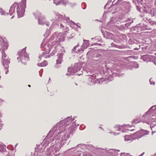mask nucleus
<instances>
[{
  "label": "nucleus",
  "mask_w": 156,
  "mask_h": 156,
  "mask_svg": "<svg viewBox=\"0 0 156 156\" xmlns=\"http://www.w3.org/2000/svg\"><path fill=\"white\" fill-rule=\"evenodd\" d=\"M27 0H21V4L23 5V7L21 8V9L19 8L18 4L17 3H14L10 7L9 10L10 13H12L14 12L15 8L16 7L17 13L18 16L19 17H22L24 14L25 10L24 7H26V4Z\"/></svg>",
  "instance_id": "obj_1"
},
{
  "label": "nucleus",
  "mask_w": 156,
  "mask_h": 156,
  "mask_svg": "<svg viewBox=\"0 0 156 156\" xmlns=\"http://www.w3.org/2000/svg\"><path fill=\"white\" fill-rule=\"evenodd\" d=\"M17 55L19 56V57H17V60H20L22 62H24V60L27 61L29 59L28 55L26 52V50L25 48L19 51L18 52Z\"/></svg>",
  "instance_id": "obj_2"
},
{
  "label": "nucleus",
  "mask_w": 156,
  "mask_h": 156,
  "mask_svg": "<svg viewBox=\"0 0 156 156\" xmlns=\"http://www.w3.org/2000/svg\"><path fill=\"white\" fill-rule=\"evenodd\" d=\"M61 36H65L68 39L72 38L75 35V31L73 29L70 30H69L68 31H64L60 34Z\"/></svg>",
  "instance_id": "obj_3"
},
{
  "label": "nucleus",
  "mask_w": 156,
  "mask_h": 156,
  "mask_svg": "<svg viewBox=\"0 0 156 156\" xmlns=\"http://www.w3.org/2000/svg\"><path fill=\"white\" fill-rule=\"evenodd\" d=\"M68 73H67V75H73L77 71L75 67L68 68Z\"/></svg>",
  "instance_id": "obj_4"
},
{
  "label": "nucleus",
  "mask_w": 156,
  "mask_h": 156,
  "mask_svg": "<svg viewBox=\"0 0 156 156\" xmlns=\"http://www.w3.org/2000/svg\"><path fill=\"white\" fill-rule=\"evenodd\" d=\"M58 58L56 60V63L55 64V66L58 67V65L61 64L63 54L59 53L58 54Z\"/></svg>",
  "instance_id": "obj_5"
},
{
  "label": "nucleus",
  "mask_w": 156,
  "mask_h": 156,
  "mask_svg": "<svg viewBox=\"0 0 156 156\" xmlns=\"http://www.w3.org/2000/svg\"><path fill=\"white\" fill-rule=\"evenodd\" d=\"M48 65V62L47 61L44 60L41 63H38L37 65L39 66L44 67L47 66Z\"/></svg>",
  "instance_id": "obj_6"
},
{
  "label": "nucleus",
  "mask_w": 156,
  "mask_h": 156,
  "mask_svg": "<svg viewBox=\"0 0 156 156\" xmlns=\"http://www.w3.org/2000/svg\"><path fill=\"white\" fill-rule=\"evenodd\" d=\"M142 122H143V121L140 120L139 118H138L134 119L132 121V122L133 124H136Z\"/></svg>",
  "instance_id": "obj_7"
},
{
  "label": "nucleus",
  "mask_w": 156,
  "mask_h": 156,
  "mask_svg": "<svg viewBox=\"0 0 156 156\" xmlns=\"http://www.w3.org/2000/svg\"><path fill=\"white\" fill-rule=\"evenodd\" d=\"M125 140L126 141H131L132 140V137L130 136H126L125 137Z\"/></svg>",
  "instance_id": "obj_8"
},
{
  "label": "nucleus",
  "mask_w": 156,
  "mask_h": 156,
  "mask_svg": "<svg viewBox=\"0 0 156 156\" xmlns=\"http://www.w3.org/2000/svg\"><path fill=\"white\" fill-rule=\"evenodd\" d=\"M65 0H61V1H59L58 0H54V3L56 5L59 4L60 2L62 3V2H64Z\"/></svg>",
  "instance_id": "obj_9"
},
{
  "label": "nucleus",
  "mask_w": 156,
  "mask_h": 156,
  "mask_svg": "<svg viewBox=\"0 0 156 156\" xmlns=\"http://www.w3.org/2000/svg\"><path fill=\"white\" fill-rule=\"evenodd\" d=\"M62 33H61L59 34V36H60V39L61 41H63L65 39V37H65V36L64 35L63 36H61L60 34H62Z\"/></svg>",
  "instance_id": "obj_10"
},
{
  "label": "nucleus",
  "mask_w": 156,
  "mask_h": 156,
  "mask_svg": "<svg viewBox=\"0 0 156 156\" xmlns=\"http://www.w3.org/2000/svg\"><path fill=\"white\" fill-rule=\"evenodd\" d=\"M69 129L70 130V133H72L73 132L74 129L73 128V127H69Z\"/></svg>",
  "instance_id": "obj_11"
},
{
  "label": "nucleus",
  "mask_w": 156,
  "mask_h": 156,
  "mask_svg": "<svg viewBox=\"0 0 156 156\" xmlns=\"http://www.w3.org/2000/svg\"><path fill=\"white\" fill-rule=\"evenodd\" d=\"M152 79H150L149 81H150V82L151 83V84H155V82H154L152 80Z\"/></svg>",
  "instance_id": "obj_12"
},
{
  "label": "nucleus",
  "mask_w": 156,
  "mask_h": 156,
  "mask_svg": "<svg viewBox=\"0 0 156 156\" xmlns=\"http://www.w3.org/2000/svg\"><path fill=\"white\" fill-rule=\"evenodd\" d=\"M63 132H64L63 131V130H62L60 132H58V134H59V133H63Z\"/></svg>",
  "instance_id": "obj_13"
},
{
  "label": "nucleus",
  "mask_w": 156,
  "mask_h": 156,
  "mask_svg": "<svg viewBox=\"0 0 156 156\" xmlns=\"http://www.w3.org/2000/svg\"><path fill=\"white\" fill-rule=\"evenodd\" d=\"M2 146L1 145H0V151H2Z\"/></svg>",
  "instance_id": "obj_14"
},
{
  "label": "nucleus",
  "mask_w": 156,
  "mask_h": 156,
  "mask_svg": "<svg viewBox=\"0 0 156 156\" xmlns=\"http://www.w3.org/2000/svg\"><path fill=\"white\" fill-rule=\"evenodd\" d=\"M144 154V152L142 154H141L140 155V156H142Z\"/></svg>",
  "instance_id": "obj_15"
},
{
  "label": "nucleus",
  "mask_w": 156,
  "mask_h": 156,
  "mask_svg": "<svg viewBox=\"0 0 156 156\" xmlns=\"http://www.w3.org/2000/svg\"><path fill=\"white\" fill-rule=\"evenodd\" d=\"M38 21H39V23L40 24H41V23H40V20H38Z\"/></svg>",
  "instance_id": "obj_16"
},
{
  "label": "nucleus",
  "mask_w": 156,
  "mask_h": 156,
  "mask_svg": "<svg viewBox=\"0 0 156 156\" xmlns=\"http://www.w3.org/2000/svg\"><path fill=\"white\" fill-rule=\"evenodd\" d=\"M60 27H63V26L62 25V24H61L60 25Z\"/></svg>",
  "instance_id": "obj_17"
},
{
  "label": "nucleus",
  "mask_w": 156,
  "mask_h": 156,
  "mask_svg": "<svg viewBox=\"0 0 156 156\" xmlns=\"http://www.w3.org/2000/svg\"><path fill=\"white\" fill-rule=\"evenodd\" d=\"M28 87H30V85H28Z\"/></svg>",
  "instance_id": "obj_18"
},
{
  "label": "nucleus",
  "mask_w": 156,
  "mask_h": 156,
  "mask_svg": "<svg viewBox=\"0 0 156 156\" xmlns=\"http://www.w3.org/2000/svg\"><path fill=\"white\" fill-rule=\"evenodd\" d=\"M144 117V115L142 116L143 118Z\"/></svg>",
  "instance_id": "obj_19"
},
{
  "label": "nucleus",
  "mask_w": 156,
  "mask_h": 156,
  "mask_svg": "<svg viewBox=\"0 0 156 156\" xmlns=\"http://www.w3.org/2000/svg\"><path fill=\"white\" fill-rule=\"evenodd\" d=\"M3 57V55L2 54V57Z\"/></svg>",
  "instance_id": "obj_20"
}]
</instances>
